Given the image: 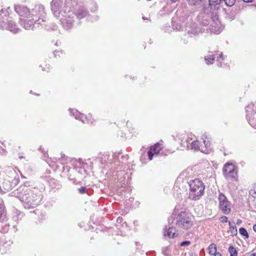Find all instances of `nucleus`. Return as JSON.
Segmentation results:
<instances>
[{"label":"nucleus","instance_id":"nucleus-10","mask_svg":"<svg viewBox=\"0 0 256 256\" xmlns=\"http://www.w3.org/2000/svg\"><path fill=\"white\" fill-rule=\"evenodd\" d=\"M218 206L220 210L225 214H228L230 212V202L226 197L222 193H220L218 197Z\"/></svg>","mask_w":256,"mask_h":256},{"label":"nucleus","instance_id":"nucleus-11","mask_svg":"<svg viewBox=\"0 0 256 256\" xmlns=\"http://www.w3.org/2000/svg\"><path fill=\"white\" fill-rule=\"evenodd\" d=\"M62 4V1L61 0H52L51 2V9L54 15L60 19L62 18V11H60V8Z\"/></svg>","mask_w":256,"mask_h":256},{"label":"nucleus","instance_id":"nucleus-20","mask_svg":"<svg viewBox=\"0 0 256 256\" xmlns=\"http://www.w3.org/2000/svg\"><path fill=\"white\" fill-rule=\"evenodd\" d=\"M191 148L194 150H200L202 149V146H200V142L198 140H194L191 143Z\"/></svg>","mask_w":256,"mask_h":256},{"label":"nucleus","instance_id":"nucleus-9","mask_svg":"<svg viewBox=\"0 0 256 256\" xmlns=\"http://www.w3.org/2000/svg\"><path fill=\"white\" fill-rule=\"evenodd\" d=\"M223 4V0H209V7L213 12L212 13L213 21L218 22V15L220 12V8Z\"/></svg>","mask_w":256,"mask_h":256},{"label":"nucleus","instance_id":"nucleus-41","mask_svg":"<svg viewBox=\"0 0 256 256\" xmlns=\"http://www.w3.org/2000/svg\"><path fill=\"white\" fill-rule=\"evenodd\" d=\"M250 256H256V252L252 254H250Z\"/></svg>","mask_w":256,"mask_h":256},{"label":"nucleus","instance_id":"nucleus-15","mask_svg":"<svg viewBox=\"0 0 256 256\" xmlns=\"http://www.w3.org/2000/svg\"><path fill=\"white\" fill-rule=\"evenodd\" d=\"M88 14V10L84 7L80 6L76 10V14L74 13V16H76L78 18L81 19L86 17Z\"/></svg>","mask_w":256,"mask_h":256},{"label":"nucleus","instance_id":"nucleus-34","mask_svg":"<svg viewBox=\"0 0 256 256\" xmlns=\"http://www.w3.org/2000/svg\"><path fill=\"white\" fill-rule=\"evenodd\" d=\"M220 220L222 222H227L228 218L226 216H222L220 217Z\"/></svg>","mask_w":256,"mask_h":256},{"label":"nucleus","instance_id":"nucleus-36","mask_svg":"<svg viewBox=\"0 0 256 256\" xmlns=\"http://www.w3.org/2000/svg\"><path fill=\"white\" fill-rule=\"evenodd\" d=\"M80 114V116H77V114L76 115L75 118H76V119H78V118L82 119V118L83 117V115L82 114Z\"/></svg>","mask_w":256,"mask_h":256},{"label":"nucleus","instance_id":"nucleus-7","mask_svg":"<svg viewBox=\"0 0 256 256\" xmlns=\"http://www.w3.org/2000/svg\"><path fill=\"white\" fill-rule=\"evenodd\" d=\"M6 12H5L3 9H1L0 11V28L4 30H8L14 34L17 33L19 32L20 29L16 28V24L12 21L8 20L4 22L3 20L4 19V16H1L2 14H4V16H6ZM6 20H7L6 18Z\"/></svg>","mask_w":256,"mask_h":256},{"label":"nucleus","instance_id":"nucleus-29","mask_svg":"<svg viewBox=\"0 0 256 256\" xmlns=\"http://www.w3.org/2000/svg\"><path fill=\"white\" fill-rule=\"evenodd\" d=\"M249 193L254 198H256V184L254 185L253 188L250 190Z\"/></svg>","mask_w":256,"mask_h":256},{"label":"nucleus","instance_id":"nucleus-31","mask_svg":"<svg viewBox=\"0 0 256 256\" xmlns=\"http://www.w3.org/2000/svg\"><path fill=\"white\" fill-rule=\"evenodd\" d=\"M154 154H155L150 149L148 152V156L149 160H152L153 158Z\"/></svg>","mask_w":256,"mask_h":256},{"label":"nucleus","instance_id":"nucleus-18","mask_svg":"<svg viewBox=\"0 0 256 256\" xmlns=\"http://www.w3.org/2000/svg\"><path fill=\"white\" fill-rule=\"evenodd\" d=\"M247 120L248 123L252 126L253 128L256 127V112L252 114L251 116H249L248 114H247Z\"/></svg>","mask_w":256,"mask_h":256},{"label":"nucleus","instance_id":"nucleus-26","mask_svg":"<svg viewBox=\"0 0 256 256\" xmlns=\"http://www.w3.org/2000/svg\"><path fill=\"white\" fill-rule=\"evenodd\" d=\"M236 2V0H223V4L228 6H232Z\"/></svg>","mask_w":256,"mask_h":256},{"label":"nucleus","instance_id":"nucleus-39","mask_svg":"<svg viewBox=\"0 0 256 256\" xmlns=\"http://www.w3.org/2000/svg\"><path fill=\"white\" fill-rule=\"evenodd\" d=\"M244 2H249L253 1L254 0H242Z\"/></svg>","mask_w":256,"mask_h":256},{"label":"nucleus","instance_id":"nucleus-21","mask_svg":"<svg viewBox=\"0 0 256 256\" xmlns=\"http://www.w3.org/2000/svg\"><path fill=\"white\" fill-rule=\"evenodd\" d=\"M208 253L210 255H214L216 254V246L214 244H210L208 247Z\"/></svg>","mask_w":256,"mask_h":256},{"label":"nucleus","instance_id":"nucleus-8","mask_svg":"<svg viewBox=\"0 0 256 256\" xmlns=\"http://www.w3.org/2000/svg\"><path fill=\"white\" fill-rule=\"evenodd\" d=\"M223 174L228 180H236L238 175L234 166L232 164H225L223 168Z\"/></svg>","mask_w":256,"mask_h":256},{"label":"nucleus","instance_id":"nucleus-16","mask_svg":"<svg viewBox=\"0 0 256 256\" xmlns=\"http://www.w3.org/2000/svg\"><path fill=\"white\" fill-rule=\"evenodd\" d=\"M202 139L204 144V147H202V149H200V152L204 154H208L210 152V142L208 138L206 136L204 138H203Z\"/></svg>","mask_w":256,"mask_h":256},{"label":"nucleus","instance_id":"nucleus-6","mask_svg":"<svg viewBox=\"0 0 256 256\" xmlns=\"http://www.w3.org/2000/svg\"><path fill=\"white\" fill-rule=\"evenodd\" d=\"M176 224L180 228L188 230L193 226L194 222L188 214L182 212L176 218Z\"/></svg>","mask_w":256,"mask_h":256},{"label":"nucleus","instance_id":"nucleus-28","mask_svg":"<svg viewBox=\"0 0 256 256\" xmlns=\"http://www.w3.org/2000/svg\"><path fill=\"white\" fill-rule=\"evenodd\" d=\"M188 2L190 5H198L200 4L204 0H187Z\"/></svg>","mask_w":256,"mask_h":256},{"label":"nucleus","instance_id":"nucleus-38","mask_svg":"<svg viewBox=\"0 0 256 256\" xmlns=\"http://www.w3.org/2000/svg\"><path fill=\"white\" fill-rule=\"evenodd\" d=\"M214 256H222V254L220 252H218Z\"/></svg>","mask_w":256,"mask_h":256},{"label":"nucleus","instance_id":"nucleus-2","mask_svg":"<svg viewBox=\"0 0 256 256\" xmlns=\"http://www.w3.org/2000/svg\"><path fill=\"white\" fill-rule=\"evenodd\" d=\"M213 10L210 8L209 6L204 8V12L200 14L198 16V19L200 22L205 26H208V29L212 30L214 33L218 34L222 30L221 28V23L220 20V13L218 15V22L213 21V19L212 16V13L213 12Z\"/></svg>","mask_w":256,"mask_h":256},{"label":"nucleus","instance_id":"nucleus-24","mask_svg":"<svg viewBox=\"0 0 256 256\" xmlns=\"http://www.w3.org/2000/svg\"><path fill=\"white\" fill-rule=\"evenodd\" d=\"M214 60V57L213 55L209 54L207 56L205 57V61L208 64H212Z\"/></svg>","mask_w":256,"mask_h":256},{"label":"nucleus","instance_id":"nucleus-25","mask_svg":"<svg viewBox=\"0 0 256 256\" xmlns=\"http://www.w3.org/2000/svg\"><path fill=\"white\" fill-rule=\"evenodd\" d=\"M229 252L230 253V256H238L236 249L232 246L229 247Z\"/></svg>","mask_w":256,"mask_h":256},{"label":"nucleus","instance_id":"nucleus-1","mask_svg":"<svg viewBox=\"0 0 256 256\" xmlns=\"http://www.w3.org/2000/svg\"><path fill=\"white\" fill-rule=\"evenodd\" d=\"M12 194L20 200L24 208L28 209L36 207L42 200V195L38 190L26 186L20 187Z\"/></svg>","mask_w":256,"mask_h":256},{"label":"nucleus","instance_id":"nucleus-22","mask_svg":"<svg viewBox=\"0 0 256 256\" xmlns=\"http://www.w3.org/2000/svg\"><path fill=\"white\" fill-rule=\"evenodd\" d=\"M161 148H162L160 146V144L159 143H156L153 146H152L150 149L153 152L154 154H158L160 151V150Z\"/></svg>","mask_w":256,"mask_h":256},{"label":"nucleus","instance_id":"nucleus-12","mask_svg":"<svg viewBox=\"0 0 256 256\" xmlns=\"http://www.w3.org/2000/svg\"><path fill=\"white\" fill-rule=\"evenodd\" d=\"M15 11L20 16H27L29 14V10L27 7L23 6H16Z\"/></svg>","mask_w":256,"mask_h":256},{"label":"nucleus","instance_id":"nucleus-14","mask_svg":"<svg viewBox=\"0 0 256 256\" xmlns=\"http://www.w3.org/2000/svg\"><path fill=\"white\" fill-rule=\"evenodd\" d=\"M192 26L190 25H186V30L188 32V34L190 35V36L198 34L200 32V30H198V28L196 26L195 24L192 23Z\"/></svg>","mask_w":256,"mask_h":256},{"label":"nucleus","instance_id":"nucleus-5","mask_svg":"<svg viewBox=\"0 0 256 256\" xmlns=\"http://www.w3.org/2000/svg\"><path fill=\"white\" fill-rule=\"evenodd\" d=\"M190 191L188 198L190 200H196L204 195L205 186L202 181L196 178L190 181Z\"/></svg>","mask_w":256,"mask_h":256},{"label":"nucleus","instance_id":"nucleus-30","mask_svg":"<svg viewBox=\"0 0 256 256\" xmlns=\"http://www.w3.org/2000/svg\"><path fill=\"white\" fill-rule=\"evenodd\" d=\"M224 60V58H223V56H222V53H221L220 54H219V56H218L217 58V60L218 62V66H221L222 64V61Z\"/></svg>","mask_w":256,"mask_h":256},{"label":"nucleus","instance_id":"nucleus-4","mask_svg":"<svg viewBox=\"0 0 256 256\" xmlns=\"http://www.w3.org/2000/svg\"><path fill=\"white\" fill-rule=\"evenodd\" d=\"M65 9L62 10L60 22L64 28L66 30L72 26L74 22V12L72 8L76 5V0H66Z\"/></svg>","mask_w":256,"mask_h":256},{"label":"nucleus","instance_id":"nucleus-17","mask_svg":"<svg viewBox=\"0 0 256 256\" xmlns=\"http://www.w3.org/2000/svg\"><path fill=\"white\" fill-rule=\"evenodd\" d=\"M4 170L9 177L14 178L16 175V172L12 166H6L4 168Z\"/></svg>","mask_w":256,"mask_h":256},{"label":"nucleus","instance_id":"nucleus-43","mask_svg":"<svg viewBox=\"0 0 256 256\" xmlns=\"http://www.w3.org/2000/svg\"><path fill=\"white\" fill-rule=\"evenodd\" d=\"M55 52H56V53H58V52H57V51H55Z\"/></svg>","mask_w":256,"mask_h":256},{"label":"nucleus","instance_id":"nucleus-35","mask_svg":"<svg viewBox=\"0 0 256 256\" xmlns=\"http://www.w3.org/2000/svg\"><path fill=\"white\" fill-rule=\"evenodd\" d=\"M234 17H235V16H234V12H232V13L231 14H230V16H228V18L231 19V20H233L234 18Z\"/></svg>","mask_w":256,"mask_h":256},{"label":"nucleus","instance_id":"nucleus-37","mask_svg":"<svg viewBox=\"0 0 256 256\" xmlns=\"http://www.w3.org/2000/svg\"><path fill=\"white\" fill-rule=\"evenodd\" d=\"M242 221L240 219H238L237 220H236V224H238V225H240L242 224Z\"/></svg>","mask_w":256,"mask_h":256},{"label":"nucleus","instance_id":"nucleus-40","mask_svg":"<svg viewBox=\"0 0 256 256\" xmlns=\"http://www.w3.org/2000/svg\"><path fill=\"white\" fill-rule=\"evenodd\" d=\"M253 229L255 232H256V224H254L253 226Z\"/></svg>","mask_w":256,"mask_h":256},{"label":"nucleus","instance_id":"nucleus-19","mask_svg":"<svg viewBox=\"0 0 256 256\" xmlns=\"http://www.w3.org/2000/svg\"><path fill=\"white\" fill-rule=\"evenodd\" d=\"M178 234L176 232L175 228L172 227L170 228L168 230L166 234L164 232V236H167L169 238H174L178 236Z\"/></svg>","mask_w":256,"mask_h":256},{"label":"nucleus","instance_id":"nucleus-23","mask_svg":"<svg viewBox=\"0 0 256 256\" xmlns=\"http://www.w3.org/2000/svg\"><path fill=\"white\" fill-rule=\"evenodd\" d=\"M230 226V232L232 234V236H235L237 234V229L234 222L233 224L230 222H228Z\"/></svg>","mask_w":256,"mask_h":256},{"label":"nucleus","instance_id":"nucleus-27","mask_svg":"<svg viewBox=\"0 0 256 256\" xmlns=\"http://www.w3.org/2000/svg\"><path fill=\"white\" fill-rule=\"evenodd\" d=\"M239 232L241 235L245 236L246 238H248V234L246 230L244 228H240L239 230Z\"/></svg>","mask_w":256,"mask_h":256},{"label":"nucleus","instance_id":"nucleus-13","mask_svg":"<svg viewBox=\"0 0 256 256\" xmlns=\"http://www.w3.org/2000/svg\"><path fill=\"white\" fill-rule=\"evenodd\" d=\"M12 186L10 180H4L0 182V190L2 192H6L12 189Z\"/></svg>","mask_w":256,"mask_h":256},{"label":"nucleus","instance_id":"nucleus-32","mask_svg":"<svg viewBox=\"0 0 256 256\" xmlns=\"http://www.w3.org/2000/svg\"><path fill=\"white\" fill-rule=\"evenodd\" d=\"M78 191L80 194H83L85 193L86 191V187L82 186L81 188L78 189Z\"/></svg>","mask_w":256,"mask_h":256},{"label":"nucleus","instance_id":"nucleus-3","mask_svg":"<svg viewBox=\"0 0 256 256\" xmlns=\"http://www.w3.org/2000/svg\"><path fill=\"white\" fill-rule=\"evenodd\" d=\"M44 8L42 5L36 6L34 9L32 11L31 14L33 18L32 20L26 19L22 24L26 30H31L34 28L38 27L40 25L42 26L44 20L40 17H43L44 16Z\"/></svg>","mask_w":256,"mask_h":256},{"label":"nucleus","instance_id":"nucleus-42","mask_svg":"<svg viewBox=\"0 0 256 256\" xmlns=\"http://www.w3.org/2000/svg\"><path fill=\"white\" fill-rule=\"evenodd\" d=\"M19 158H20V159H21V158H24V157H23V156H20V157H19Z\"/></svg>","mask_w":256,"mask_h":256},{"label":"nucleus","instance_id":"nucleus-33","mask_svg":"<svg viewBox=\"0 0 256 256\" xmlns=\"http://www.w3.org/2000/svg\"><path fill=\"white\" fill-rule=\"evenodd\" d=\"M190 244V242L188 240L184 241L180 244V246H189Z\"/></svg>","mask_w":256,"mask_h":256}]
</instances>
